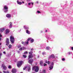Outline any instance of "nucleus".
<instances>
[{
    "label": "nucleus",
    "instance_id": "bb28decb",
    "mask_svg": "<svg viewBox=\"0 0 73 73\" xmlns=\"http://www.w3.org/2000/svg\"><path fill=\"white\" fill-rule=\"evenodd\" d=\"M1 37H2V35H1V34L0 33V41H1Z\"/></svg>",
    "mask_w": 73,
    "mask_h": 73
},
{
    "label": "nucleus",
    "instance_id": "c03bdc74",
    "mask_svg": "<svg viewBox=\"0 0 73 73\" xmlns=\"http://www.w3.org/2000/svg\"><path fill=\"white\" fill-rule=\"evenodd\" d=\"M71 50H73V47H71Z\"/></svg>",
    "mask_w": 73,
    "mask_h": 73
},
{
    "label": "nucleus",
    "instance_id": "49530a36",
    "mask_svg": "<svg viewBox=\"0 0 73 73\" xmlns=\"http://www.w3.org/2000/svg\"><path fill=\"white\" fill-rule=\"evenodd\" d=\"M39 53H40V54H41V51H39Z\"/></svg>",
    "mask_w": 73,
    "mask_h": 73
},
{
    "label": "nucleus",
    "instance_id": "6e6d98bb",
    "mask_svg": "<svg viewBox=\"0 0 73 73\" xmlns=\"http://www.w3.org/2000/svg\"><path fill=\"white\" fill-rule=\"evenodd\" d=\"M1 45V43H0V45Z\"/></svg>",
    "mask_w": 73,
    "mask_h": 73
},
{
    "label": "nucleus",
    "instance_id": "20e7f679",
    "mask_svg": "<svg viewBox=\"0 0 73 73\" xmlns=\"http://www.w3.org/2000/svg\"><path fill=\"white\" fill-rule=\"evenodd\" d=\"M8 6L7 5H5L3 7V10L4 11V12L5 13H7L8 11Z\"/></svg>",
    "mask_w": 73,
    "mask_h": 73
},
{
    "label": "nucleus",
    "instance_id": "c756f323",
    "mask_svg": "<svg viewBox=\"0 0 73 73\" xmlns=\"http://www.w3.org/2000/svg\"><path fill=\"white\" fill-rule=\"evenodd\" d=\"M24 54H28V52H27V51H25L24 52Z\"/></svg>",
    "mask_w": 73,
    "mask_h": 73
},
{
    "label": "nucleus",
    "instance_id": "0e129e2a",
    "mask_svg": "<svg viewBox=\"0 0 73 73\" xmlns=\"http://www.w3.org/2000/svg\"><path fill=\"white\" fill-rule=\"evenodd\" d=\"M56 56H57V55H56Z\"/></svg>",
    "mask_w": 73,
    "mask_h": 73
},
{
    "label": "nucleus",
    "instance_id": "052dcab7",
    "mask_svg": "<svg viewBox=\"0 0 73 73\" xmlns=\"http://www.w3.org/2000/svg\"><path fill=\"white\" fill-rule=\"evenodd\" d=\"M27 0V1H28V0Z\"/></svg>",
    "mask_w": 73,
    "mask_h": 73
},
{
    "label": "nucleus",
    "instance_id": "09e8293b",
    "mask_svg": "<svg viewBox=\"0 0 73 73\" xmlns=\"http://www.w3.org/2000/svg\"><path fill=\"white\" fill-rule=\"evenodd\" d=\"M39 57H40V55H38V56H37L38 58H39Z\"/></svg>",
    "mask_w": 73,
    "mask_h": 73
},
{
    "label": "nucleus",
    "instance_id": "ea45409f",
    "mask_svg": "<svg viewBox=\"0 0 73 73\" xmlns=\"http://www.w3.org/2000/svg\"><path fill=\"white\" fill-rule=\"evenodd\" d=\"M43 65H44V66H46V65H47V64L45 63H44V64Z\"/></svg>",
    "mask_w": 73,
    "mask_h": 73
},
{
    "label": "nucleus",
    "instance_id": "ddd939ff",
    "mask_svg": "<svg viewBox=\"0 0 73 73\" xmlns=\"http://www.w3.org/2000/svg\"><path fill=\"white\" fill-rule=\"evenodd\" d=\"M16 69L15 68H13L11 70V72H12L13 73H16Z\"/></svg>",
    "mask_w": 73,
    "mask_h": 73
},
{
    "label": "nucleus",
    "instance_id": "4d7b16f0",
    "mask_svg": "<svg viewBox=\"0 0 73 73\" xmlns=\"http://www.w3.org/2000/svg\"><path fill=\"white\" fill-rule=\"evenodd\" d=\"M42 31H41V33H42Z\"/></svg>",
    "mask_w": 73,
    "mask_h": 73
},
{
    "label": "nucleus",
    "instance_id": "79ce46f5",
    "mask_svg": "<svg viewBox=\"0 0 73 73\" xmlns=\"http://www.w3.org/2000/svg\"><path fill=\"white\" fill-rule=\"evenodd\" d=\"M21 44H24V42H22Z\"/></svg>",
    "mask_w": 73,
    "mask_h": 73
},
{
    "label": "nucleus",
    "instance_id": "6ab92c4d",
    "mask_svg": "<svg viewBox=\"0 0 73 73\" xmlns=\"http://www.w3.org/2000/svg\"><path fill=\"white\" fill-rule=\"evenodd\" d=\"M28 41H29V40H28V39H27V40H26V41L24 43V45H25V44L26 45H28V43H29Z\"/></svg>",
    "mask_w": 73,
    "mask_h": 73
},
{
    "label": "nucleus",
    "instance_id": "2f4dec72",
    "mask_svg": "<svg viewBox=\"0 0 73 73\" xmlns=\"http://www.w3.org/2000/svg\"><path fill=\"white\" fill-rule=\"evenodd\" d=\"M46 54V53L45 52H42V55H45Z\"/></svg>",
    "mask_w": 73,
    "mask_h": 73
},
{
    "label": "nucleus",
    "instance_id": "680f3d73",
    "mask_svg": "<svg viewBox=\"0 0 73 73\" xmlns=\"http://www.w3.org/2000/svg\"><path fill=\"white\" fill-rule=\"evenodd\" d=\"M0 73H2L1 72H0Z\"/></svg>",
    "mask_w": 73,
    "mask_h": 73
},
{
    "label": "nucleus",
    "instance_id": "8fccbe9b",
    "mask_svg": "<svg viewBox=\"0 0 73 73\" xmlns=\"http://www.w3.org/2000/svg\"><path fill=\"white\" fill-rule=\"evenodd\" d=\"M31 50L33 51V48H32L31 49Z\"/></svg>",
    "mask_w": 73,
    "mask_h": 73
},
{
    "label": "nucleus",
    "instance_id": "6e6552de",
    "mask_svg": "<svg viewBox=\"0 0 73 73\" xmlns=\"http://www.w3.org/2000/svg\"><path fill=\"white\" fill-rule=\"evenodd\" d=\"M23 63V61H20L19 62V63L17 64V66L19 68V67H20L21 65H22V64Z\"/></svg>",
    "mask_w": 73,
    "mask_h": 73
},
{
    "label": "nucleus",
    "instance_id": "39448f33",
    "mask_svg": "<svg viewBox=\"0 0 73 73\" xmlns=\"http://www.w3.org/2000/svg\"><path fill=\"white\" fill-rule=\"evenodd\" d=\"M29 58H33V56L32 54L33 53V51H31V52H29Z\"/></svg>",
    "mask_w": 73,
    "mask_h": 73
},
{
    "label": "nucleus",
    "instance_id": "f3484780",
    "mask_svg": "<svg viewBox=\"0 0 73 73\" xmlns=\"http://www.w3.org/2000/svg\"><path fill=\"white\" fill-rule=\"evenodd\" d=\"M10 32L9 29H7L5 31V33L6 35H8Z\"/></svg>",
    "mask_w": 73,
    "mask_h": 73
},
{
    "label": "nucleus",
    "instance_id": "a878e982",
    "mask_svg": "<svg viewBox=\"0 0 73 73\" xmlns=\"http://www.w3.org/2000/svg\"><path fill=\"white\" fill-rule=\"evenodd\" d=\"M3 72L4 73H9V71H3Z\"/></svg>",
    "mask_w": 73,
    "mask_h": 73
},
{
    "label": "nucleus",
    "instance_id": "e2e57ef3",
    "mask_svg": "<svg viewBox=\"0 0 73 73\" xmlns=\"http://www.w3.org/2000/svg\"><path fill=\"white\" fill-rule=\"evenodd\" d=\"M14 61H15V62H16V61H15V60Z\"/></svg>",
    "mask_w": 73,
    "mask_h": 73
},
{
    "label": "nucleus",
    "instance_id": "37998d69",
    "mask_svg": "<svg viewBox=\"0 0 73 73\" xmlns=\"http://www.w3.org/2000/svg\"><path fill=\"white\" fill-rule=\"evenodd\" d=\"M21 45H20L18 46V48H20V47H21Z\"/></svg>",
    "mask_w": 73,
    "mask_h": 73
},
{
    "label": "nucleus",
    "instance_id": "72a5a7b5",
    "mask_svg": "<svg viewBox=\"0 0 73 73\" xmlns=\"http://www.w3.org/2000/svg\"><path fill=\"white\" fill-rule=\"evenodd\" d=\"M26 49V48L25 47H23V50H25Z\"/></svg>",
    "mask_w": 73,
    "mask_h": 73
},
{
    "label": "nucleus",
    "instance_id": "f03ea898",
    "mask_svg": "<svg viewBox=\"0 0 73 73\" xmlns=\"http://www.w3.org/2000/svg\"><path fill=\"white\" fill-rule=\"evenodd\" d=\"M58 58V56H55V55H54V54H52L50 56H49L48 58L50 59V58H52V60H53V61H54V59H56V58Z\"/></svg>",
    "mask_w": 73,
    "mask_h": 73
},
{
    "label": "nucleus",
    "instance_id": "4be33fe9",
    "mask_svg": "<svg viewBox=\"0 0 73 73\" xmlns=\"http://www.w3.org/2000/svg\"><path fill=\"white\" fill-rule=\"evenodd\" d=\"M26 33L29 35L31 34V32L30 31H29V30H26Z\"/></svg>",
    "mask_w": 73,
    "mask_h": 73
},
{
    "label": "nucleus",
    "instance_id": "5701e85b",
    "mask_svg": "<svg viewBox=\"0 0 73 73\" xmlns=\"http://www.w3.org/2000/svg\"><path fill=\"white\" fill-rule=\"evenodd\" d=\"M28 72H30V71L31 70V66H29V67H28Z\"/></svg>",
    "mask_w": 73,
    "mask_h": 73
},
{
    "label": "nucleus",
    "instance_id": "4c0bfd02",
    "mask_svg": "<svg viewBox=\"0 0 73 73\" xmlns=\"http://www.w3.org/2000/svg\"><path fill=\"white\" fill-rule=\"evenodd\" d=\"M23 50V48L21 47L19 49V50Z\"/></svg>",
    "mask_w": 73,
    "mask_h": 73
},
{
    "label": "nucleus",
    "instance_id": "e433bc0d",
    "mask_svg": "<svg viewBox=\"0 0 73 73\" xmlns=\"http://www.w3.org/2000/svg\"><path fill=\"white\" fill-rule=\"evenodd\" d=\"M50 64V62H49V61H48V65H49Z\"/></svg>",
    "mask_w": 73,
    "mask_h": 73
},
{
    "label": "nucleus",
    "instance_id": "aec40b11",
    "mask_svg": "<svg viewBox=\"0 0 73 73\" xmlns=\"http://www.w3.org/2000/svg\"><path fill=\"white\" fill-rule=\"evenodd\" d=\"M43 63H44V62H43L42 61H41L40 62V66H43Z\"/></svg>",
    "mask_w": 73,
    "mask_h": 73
},
{
    "label": "nucleus",
    "instance_id": "f8f14e48",
    "mask_svg": "<svg viewBox=\"0 0 73 73\" xmlns=\"http://www.w3.org/2000/svg\"><path fill=\"white\" fill-rule=\"evenodd\" d=\"M6 45H9V39L8 38H6Z\"/></svg>",
    "mask_w": 73,
    "mask_h": 73
},
{
    "label": "nucleus",
    "instance_id": "393cba45",
    "mask_svg": "<svg viewBox=\"0 0 73 73\" xmlns=\"http://www.w3.org/2000/svg\"><path fill=\"white\" fill-rule=\"evenodd\" d=\"M8 47L9 49H11V48H12V45L9 44L8 46Z\"/></svg>",
    "mask_w": 73,
    "mask_h": 73
},
{
    "label": "nucleus",
    "instance_id": "a211bd4d",
    "mask_svg": "<svg viewBox=\"0 0 73 73\" xmlns=\"http://www.w3.org/2000/svg\"><path fill=\"white\" fill-rule=\"evenodd\" d=\"M17 3L18 4H19V5H21V4H22V2L19 1H17Z\"/></svg>",
    "mask_w": 73,
    "mask_h": 73
},
{
    "label": "nucleus",
    "instance_id": "603ef678",
    "mask_svg": "<svg viewBox=\"0 0 73 73\" xmlns=\"http://www.w3.org/2000/svg\"><path fill=\"white\" fill-rule=\"evenodd\" d=\"M22 3H23V4H24V1H23Z\"/></svg>",
    "mask_w": 73,
    "mask_h": 73
},
{
    "label": "nucleus",
    "instance_id": "774afa93",
    "mask_svg": "<svg viewBox=\"0 0 73 73\" xmlns=\"http://www.w3.org/2000/svg\"><path fill=\"white\" fill-rule=\"evenodd\" d=\"M20 31H21V30H20Z\"/></svg>",
    "mask_w": 73,
    "mask_h": 73
},
{
    "label": "nucleus",
    "instance_id": "13d9d810",
    "mask_svg": "<svg viewBox=\"0 0 73 73\" xmlns=\"http://www.w3.org/2000/svg\"><path fill=\"white\" fill-rule=\"evenodd\" d=\"M47 32V30H46L45 32Z\"/></svg>",
    "mask_w": 73,
    "mask_h": 73
},
{
    "label": "nucleus",
    "instance_id": "cd10ccee",
    "mask_svg": "<svg viewBox=\"0 0 73 73\" xmlns=\"http://www.w3.org/2000/svg\"><path fill=\"white\" fill-rule=\"evenodd\" d=\"M23 56L24 57V58H27V56L26 55H23Z\"/></svg>",
    "mask_w": 73,
    "mask_h": 73
},
{
    "label": "nucleus",
    "instance_id": "69168bd1",
    "mask_svg": "<svg viewBox=\"0 0 73 73\" xmlns=\"http://www.w3.org/2000/svg\"><path fill=\"white\" fill-rule=\"evenodd\" d=\"M20 73H23V72H21Z\"/></svg>",
    "mask_w": 73,
    "mask_h": 73
},
{
    "label": "nucleus",
    "instance_id": "de8ad7c7",
    "mask_svg": "<svg viewBox=\"0 0 73 73\" xmlns=\"http://www.w3.org/2000/svg\"><path fill=\"white\" fill-rule=\"evenodd\" d=\"M36 3H37V4H38V1H37L36 2Z\"/></svg>",
    "mask_w": 73,
    "mask_h": 73
},
{
    "label": "nucleus",
    "instance_id": "9d476101",
    "mask_svg": "<svg viewBox=\"0 0 73 73\" xmlns=\"http://www.w3.org/2000/svg\"><path fill=\"white\" fill-rule=\"evenodd\" d=\"M28 62L29 63V64H31L32 65V63H33V59H29V58H28Z\"/></svg>",
    "mask_w": 73,
    "mask_h": 73
},
{
    "label": "nucleus",
    "instance_id": "f704fd0d",
    "mask_svg": "<svg viewBox=\"0 0 73 73\" xmlns=\"http://www.w3.org/2000/svg\"><path fill=\"white\" fill-rule=\"evenodd\" d=\"M62 60L63 61H65V58H63L62 59Z\"/></svg>",
    "mask_w": 73,
    "mask_h": 73
},
{
    "label": "nucleus",
    "instance_id": "9b49d317",
    "mask_svg": "<svg viewBox=\"0 0 73 73\" xmlns=\"http://www.w3.org/2000/svg\"><path fill=\"white\" fill-rule=\"evenodd\" d=\"M11 14H7L6 15V17L8 19H11Z\"/></svg>",
    "mask_w": 73,
    "mask_h": 73
},
{
    "label": "nucleus",
    "instance_id": "b1692460",
    "mask_svg": "<svg viewBox=\"0 0 73 73\" xmlns=\"http://www.w3.org/2000/svg\"><path fill=\"white\" fill-rule=\"evenodd\" d=\"M46 49L47 50H50V48L49 46H47L46 48Z\"/></svg>",
    "mask_w": 73,
    "mask_h": 73
},
{
    "label": "nucleus",
    "instance_id": "dca6fc26",
    "mask_svg": "<svg viewBox=\"0 0 73 73\" xmlns=\"http://www.w3.org/2000/svg\"><path fill=\"white\" fill-rule=\"evenodd\" d=\"M31 4H32V6L30 7V8H32L33 7V3H29L28 4V5H31Z\"/></svg>",
    "mask_w": 73,
    "mask_h": 73
},
{
    "label": "nucleus",
    "instance_id": "7ed1b4c3",
    "mask_svg": "<svg viewBox=\"0 0 73 73\" xmlns=\"http://www.w3.org/2000/svg\"><path fill=\"white\" fill-rule=\"evenodd\" d=\"M1 63L2 64L1 65L2 66L1 67V68H3L4 70H7V66L5 65L4 62H2L1 61H0V64H1Z\"/></svg>",
    "mask_w": 73,
    "mask_h": 73
},
{
    "label": "nucleus",
    "instance_id": "5fc2aeb1",
    "mask_svg": "<svg viewBox=\"0 0 73 73\" xmlns=\"http://www.w3.org/2000/svg\"><path fill=\"white\" fill-rule=\"evenodd\" d=\"M18 52L19 53H20V51H18Z\"/></svg>",
    "mask_w": 73,
    "mask_h": 73
},
{
    "label": "nucleus",
    "instance_id": "3c124183",
    "mask_svg": "<svg viewBox=\"0 0 73 73\" xmlns=\"http://www.w3.org/2000/svg\"><path fill=\"white\" fill-rule=\"evenodd\" d=\"M36 56V55H35V54H33V56Z\"/></svg>",
    "mask_w": 73,
    "mask_h": 73
},
{
    "label": "nucleus",
    "instance_id": "58836bf2",
    "mask_svg": "<svg viewBox=\"0 0 73 73\" xmlns=\"http://www.w3.org/2000/svg\"><path fill=\"white\" fill-rule=\"evenodd\" d=\"M2 56V54H1V53H0V59L1 58V56Z\"/></svg>",
    "mask_w": 73,
    "mask_h": 73
},
{
    "label": "nucleus",
    "instance_id": "864d4df0",
    "mask_svg": "<svg viewBox=\"0 0 73 73\" xmlns=\"http://www.w3.org/2000/svg\"><path fill=\"white\" fill-rule=\"evenodd\" d=\"M1 48V46H0V49Z\"/></svg>",
    "mask_w": 73,
    "mask_h": 73
},
{
    "label": "nucleus",
    "instance_id": "0eeeda50",
    "mask_svg": "<svg viewBox=\"0 0 73 73\" xmlns=\"http://www.w3.org/2000/svg\"><path fill=\"white\" fill-rule=\"evenodd\" d=\"M10 39L11 43L13 44L14 41H15V38H14V37L13 36H10Z\"/></svg>",
    "mask_w": 73,
    "mask_h": 73
},
{
    "label": "nucleus",
    "instance_id": "2eb2a0df",
    "mask_svg": "<svg viewBox=\"0 0 73 73\" xmlns=\"http://www.w3.org/2000/svg\"><path fill=\"white\" fill-rule=\"evenodd\" d=\"M9 28H12V26H13L12 23V22H10L9 23Z\"/></svg>",
    "mask_w": 73,
    "mask_h": 73
},
{
    "label": "nucleus",
    "instance_id": "c9c22d12",
    "mask_svg": "<svg viewBox=\"0 0 73 73\" xmlns=\"http://www.w3.org/2000/svg\"><path fill=\"white\" fill-rule=\"evenodd\" d=\"M27 67H25V68H24L23 69L24 70H25V69H27Z\"/></svg>",
    "mask_w": 73,
    "mask_h": 73
},
{
    "label": "nucleus",
    "instance_id": "412c9836",
    "mask_svg": "<svg viewBox=\"0 0 73 73\" xmlns=\"http://www.w3.org/2000/svg\"><path fill=\"white\" fill-rule=\"evenodd\" d=\"M24 28L25 29H29V27H27L26 26H24Z\"/></svg>",
    "mask_w": 73,
    "mask_h": 73
},
{
    "label": "nucleus",
    "instance_id": "7c9ffc66",
    "mask_svg": "<svg viewBox=\"0 0 73 73\" xmlns=\"http://www.w3.org/2000/svg\"><path fill=\"white\" fill-rule=\"evenodd\" d=\"M72 53V52H68V54L69 55L70 54H71Z\"/></svg>",
    "mask_w": 73,
    "mask_h": 73
},
{
    "label": "nucleus",
    "instance_id": "4468645a",
    "mask_svg": "<svg viewBox=\"0 0 73 73\" xmlns=\"http://www.w3.org/2000/svg\"><path fill=\"white\" fill-rule=\"evenodd\" d=\"M5 29L4 28H0V33H2V32H3L4 30Z\"/></svg>",
    "mask_w": 73,
    "mask_h": 73
},
{
    "label": "nucleus",
    "instance_id": "1a4fd4ad",
    "mask_svg": "<svg viewBox=\"0 0 73 73\" xmlns=\"http://www.w3.org/2000/svg\"><path fill=\"white\" fill-rule=\"evenodd\" d=\"M28 41H30V40L31 43H33L34 42V41H35L34 39L31 37L29 38L28 39Z\"/></svg>",
    "mask_w": 73,
    "mask_h": 73
},
{
    "label": "nucleus",
    "instance_id": "a18cd8bd",
    "mask_svg": "<svg viewBox=\"0 0 73 73\" xmlns=\"http://www.w3.org/2000/svg\"><path fill=\"white\" fill-rule=\"evenodd\" d=\"M45 62L46 63V64H47V63H48V62H47V60H45Z\"/></svg>",
    "mask_w": 73,
    "mask_h": 73
},
{
    "label": "nucleus",
    "instance_id": "a19ab883",
    "mask_svg": "<svg viewBox=\"0 0 73 73\" xmlns=\"http://www.w3.org/2000/svg\"><path fill=\"white\" fill-rule=\"evenodd\" d=\"M3 53L4 54H6V52L5 51H4L3 52Z\"/></svg>",
    "mask_w": 73,
    "mask_h": 73
},
{
    "label": "nucleus",
    "instance_id": "338daca9",
    "mask_svg": "<svg viewBox=\"0 0 73 73\" xmlns=\"http://www.w3.org/2000/svg\"><path fill=\"white\" fill-rule=\"evenodd\" d=\"M16 61H17V59H16Z\"/></svg>",
    "mask_w": 73,
    "mask_h": 73
},
{
    "label": "nucleus",
    "instance_id": "bf43d9fd",
    "mask_svg": "<svg viewBox=\"0 0 73 73\" xmlns=\"http://www.w3.org/2000/svg\"><path fill=\"white\" fill-rule=\"evenodd\" d=\"M33 73H35V72H33Z\"/></svg>",
    "mask_w": 73,
    "mask_h": 73
},
{
    "label": "nucleus",
    "instance_id": "f257e3e1",
    "mask_svg": "<svg viewBox=\"0 0 73 73\" xmlns=\"http://www.w3.org/2000/svg\"><path fill=\"white\" fill-rule=\"evenodd\" d=\"M32 70H34L36 72H38L39 70V67L37 66H34L32 68Z\"/></svg>",
    "mask_w": 73,
    "mask_h": 73
},
{
    "label": "nucleus",
    "instance_id": "473e14b6",
    "mask_svg": "<svg viewBox=\"0 0 73 73\" xmlns=\"http://www.w3.org/2000/svg\"><path fill=\"white\" fill-rule=\"evenodd\" d=\"M36 13H41V12L40 11H38Z\"/></svg>",
    "mask_w": 73,
    "mask_h": 73
},
{
    "label": "nucleus",
    "instance_id": "c85d7f7f",
    "mask_svg": "<svg viewBox=\"0 0 73 73\" xmlns=\"http://www.w3.org/2000/svg\"><path fill=\"white\" fill-rule=\"evenodd\" d=\"M8 68L9 69H11L12 68V66H8Z\"/></svg>",
    "mask_w": 73,
    "mask_h": 73
},
{
    "label": "nucleus",
    "instance_id": "423d86ee",
    "mask_svg": "<svg viewBox=\"0 0 73 73\" xmlns=\"http://www.w3.org/2000/svg\"><path fill=\"white\" fill-rule=\"evenodd\" d=\"M54 65V62H52L51 63V65L49 66V70H52L53 68V65Z\"/></svg>",
    "mask_w": 73,
    "mask_h": 73
}]
</instances>
